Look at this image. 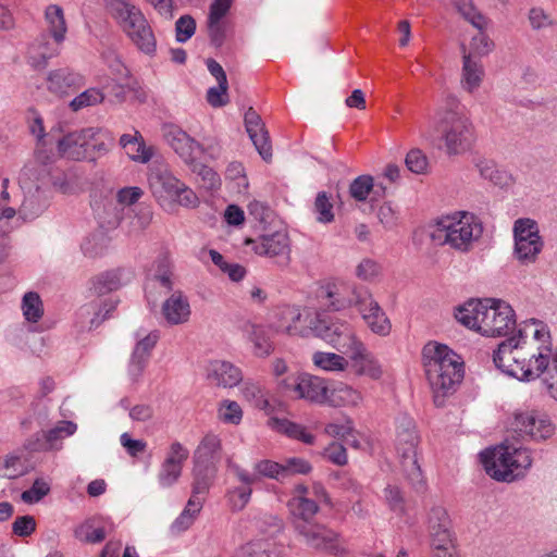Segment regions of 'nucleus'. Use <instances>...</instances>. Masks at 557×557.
<instances>
[{"label": "nucleus", "instance_id": "1", "mask_svg": "<svg viewBox=\"0 0 557 557\" xmlns=\"http://www.w3.org/2000/svg\"><path fill=\"white\" fill-rule=\"evenodd\" d=\"M522 348L525 358V381L541 377L553 399L557 400V348L553 349L546 327L532 322L522 330Z\"/></svg>", "mask_w": 557, "mask_h": 557}, {"label": "nucleus", "instance_id": "2", "mask_svg": "<svg viewBox=\"0 0 557 557\" xmlns=\"http://www.w3.org/2000/svg\"><path fill=\"white\" fill-rule=\"evenodd\" d=\"M422 357L434 404L442 407L445 398L454 394L461 383L463 363L453 349L436 342H430L423 347Z\"/></svg>", "mask_w": 557, "mask_h": 557}, {"label": "nucleus", "instance_id": "3", "mask_svg": "<svg viewBox=\"0 0 557 557\" xmlns=\"http://www.w3.org/2000/svg\"><path fill=\"white\" fill-rule=\"evenodd\" d=\"M482 232V224L474 214L460 211L438 219L432 226L430 237L436 245H447L458 252H468Z\"/></svg>", "mask_w": 557, "mask_h": 557}, {"label": "nucleus", "instance_id": "4", "mask_svg": "<svg viewBox=\"0 0 557 557\" xmlns=\"http://www.w3.org/2000/svg\"><path fill=\"white\" fill-rule=\"evenodd\" d=\"M485 472L498 482H513L523 478L532 466L531 450L502 444L480 454Z\"/></svg>", "mask_w": 557, "mask_h": 557}, {"label": "nucleus", "instance_id": "5", "mask_svg": "<svg viewBox=\"0 0 557 557\" xmlns=\"http://www.w3.org/2000/svg\"><path fill=\"white\" fill-rule=\"evenodd\" d=\"M111 15L136 48L146 55L157 52V39L141 10L126 0H108Z\"/></svg>", "mask_w": 557, "mask_h": 557}, {"label": "nucleus", "instance_id": "6", "mask_svg": "<svg viewBox=\"0 0 557 557\" xmlns=\"http://www.w3.org/2000/svg\"><path fill=\"white\" fill-rule=\"evenodd\" d=\"M419 443L420 436L413 419L407 414L399 416L396 420L395 449L407 480L414 490L422 491L425 482L418 463Z\"/></svg>", "mask_w": 557, "mask_h": 557}, {"label": "nucleus", "instance_id": "7", "mask_svg": "<svg viewBox=\"0 0 557 557\" xmlns=\"http://www.w3.org/2000/svg\"><path fill=\"white\" fill-rule=\"evenodd\" d=\"M437 131L448 156L465 153L474 140L472 123L458 104L437 113Z\"/></svg>", "mask_w": 557, "mask_h": 557}, {"label": "nucleus", "instance_id": "8", "mask_svg": "<svg viewBox=\"0 0 557 557\" xmlns=\"http://www.w3.org/2000/svg\"><path fill=\"white\" fill-rule=\"evenodd\" d=\"M148 182L153 196L160 202L172 200L186 208H195L199 203L195 191L175 177L165 164H153Z\"/></svg>", "mask_w": 557, "mask_h": 557}, {"label": "nucleus", "instance_id": "9", "mask_svg": "<svg viewBox=\"0 0 557 557\" xmlns=\"http://www.w3.org/2000/svg\"><path fill=\"white\" fill-rule=\"evenodd\" d=\"M99 134L100 131L92 127L72 132L59 140L58 150L62 157L71 160L95 161L108 150Z\"/></svg>", "mask_w": 557, "mask_h": 557}, {"label": "nucleus", "instance_id": "10", "mask_svg": "<svg viewBox=\"0 0 557 557\" xmlns=\"http://www.w3.org/2000/svg\"><path fill=\"white\" fill-rule=\"evenodd\" d=\"M314 334L342 354H348L361 339L347 321L317 315L312 322Z\"/></svg>", "mask_w": 557, "mask_h": 557}, {"label": "nucleus", "instance_id": "11", "mask_svg": "<svg viewBox=\"0 0 557 557\" xmlns=\"http://www.w3.org/2000/svg\"><path fill=\"white\" fill-rule=\"evenodd\" d=\"M512 231L513 257L522 264L535 262L544 247L537 223L531 219H518Z\"/></svg>", "mask_w": 557, "mask_h": 557}, {"label": "nucleus", "instance_id": "12", "mask_svg": "<svg viewBox=\"0 0 557 557\" xmlns=\"http://www.w3.org/2000/svg\"><path fill=\"white\" fill-rule=\"evenodd\" d=\"M495 366L505 374L525 381V358L522 348V330L518 336H512L498 345L493 354Z\"/></svg>", "mask_w": 557, "mask_h": 557}, {"label": "nucleus", "instance_id": "13", "mask_svg": "<svg viewBox=\"0 0 557 557\" xmlns=\"http://www.w3.org/2000/svg\"><path fill=\"white\" fill-rule=\"evenodd\" d=\"M426 531L430 545L437 556L445 554L453 546V521L447 509L442 505H434L426 516Z\"/></svg>", "mask_w": 557, "mask_h": 557}, {"label": "nucleus", "instance_id": "14", "mask_svg": "<svg viewBox=\"0 0 557 557\" xmlns=\"http://www.w3.org/2000/svg\"><path fill=\"white\" fill-rule=\"evenodd\" d=\"M295 530L306 544L314 549L324 550L335 556L346 554V549L339 544L338 534L323 524L295 521Z\"/></svg>", "mask_w": 557, "mask_h": 557}, {"label": "nucleus", "instance_id": "15", "mask_svg": "<svg viewBox=\"0 0 557 557\" xmlns=\"http://www.w3.org/2000/svg\"><path fill=\"white\" fill-rule=\"evenodd\" d=\"M355 308L372 333L383 337L389 335L391 320L368 288L357 292Z\"/></svg>", "mask_w": 557, "mask_h": 557}, {"label": "nucleus", "instance_id": "16", "mask_svg": "<svg viewBox=\"0 0 557 557\" xmlns=\"http://www.w3.org/2000/svg\"><path fill=\"white\" fill-rule=\"evenodd\" d=\"M516 326L515 311L504 301L490 299L481 318L480 333L484 336H505Z\"/></svg>", "mask_w": 557, "mask_h": 557}, {"label": "nucleus", "instance_id": "17", "mask_svg": "<svg viewBox=\"0 0 557 557\" xmlns=\"http://www.w3.org/2000/svg\"><path fill=\"white\" fill-rule=\"evenodd\" d=\"M511 430L522 440L545 441L553 436L555 426L543 413L525 411L515 414Z\"/></svg>", "mask_w": 557, "mask_h": 557}, {"label": "nucleus", "instance_id": "18", "mask_svg": "<svg viewBox=\"0 0 557 557\" xmlns=\"http://www.w3.org/2000/svg\"><path fill=\"white\" fill-rule=\"evenodd\" d=\"M361 288L341 281L327 282L317 289V299L329 311H342L355 307L357 292Z\"/></svg>", "mask_w": 557, "mask_h": 557}, {"label": "nucleus", "instance_id": "19", "mask_svg": "<svg viewBox=\"0 0 557 557\" xmlns=\"http://www.w3.org/2000/svg\"><path fill=\"white\" fill-rule=\"evenodd\" d=\"M163 138L174 152L188 166L200 160L205 149L200 143L190 137L184 129L174 124L162 127Z\"/></svg>", "mask_w": 557, "mask_h": 557}, {"label": "nucleus", "instance_id": "20", "mask_svg": "<svg viewBox=\"0 0 557 557\" xmlns=\"http://www.w3.org/2000/svg\"><path fill=\"white\" fill-rule=\"evenodd\" d=\"M189 457V450L180 442H173L158 471V484L162 488L173 486L182 475L183 467Z\"/></svg>", "mask_w": 557, "mask_h": 557}, {"label": "nucleus", "instance_id": "21", "mask_svg": "<svg viewBox=\"0 0 557 557\" xmlns=\"http://www.w3.org/2000/svg\"><path fill=\"white\" fill-rule=\"evenodd\" d=\"M286 387L290 391L292 397L319 405L325 404L329 392L324 379L308 373L299 374L290 382H286Z\"/></svg>", "mask_w": 557, "mask_h": 557}, {"label": "nucleus", "instance_id": "22", "mask_svg": "<svg viewBox=\"0 0 557 557\" xmlns=\"http://www.w3.org/2000/svg\"><path fill=\"white\" fill-rule=\"evenodd\" d=\"M247 245H252L253 251L259 256L280 258L282 265H287L290 260L289 237L285 231H276L272 234H264L258 239H248Z\"/></svg>", "mask_w": 557, "mask_h": 557}, {"label": "nucleus", "instance_id": "23", "mask_svg": "<svg viewBox=\"0 0 557 557\" xmlns=\"http://www.w3.org/2000/svg\"><path fill=\"white\" fill-rule=\"evenodd\" d=\"M244 121L246 132L255 148L264 161H270L272 158V146L261 116L252 108H249L245 113Z\"/></svg>", "mask_w": 557, "mask_h": 557}, {"label": "nucleus", "instance_id": "24", "mask_svg": "<svg viewBox=\"0 0 557 557\" xmlns=\"http://www.w3.org/2000/svg\"><path fill=\"white\" fill-rule=\"evenodd\" d=\"M77 430V425L72 421H61L54 428L48 431H41L29 440L26 447L33 451H48L54 448L58 441L64 436L73 435Z\"/></svg>", "mask_w": 557, "mask_h": 557}, {"label": "nucleus", "instance_id": "25", "mask_svg": "<svg viewBox=\"0 0 557 557\" xmlns=\"http://www.w3.org/2000/svg\"><path fill=\"white\" fill-rule=\"evenodd\" d=\"M233 471L243 485L230 488L226 493V500L232 511H240L250 500L251 485L257 482V475L250 474L239 466H233Z\"/></svg>", "mask_w": 557, "mask_h": 557}, {"label": "nucleus", "instance_id": "26", "mask_svg": "<svg viewBox=\"0 0 557 557\" xmlns=\"http://www.w3.org/2000/svg\"><path fill=\"white\" fill-rule=\"evenodd\" d=\"M347 355L352 362V367L357 375H367L372 380H379L383 375L380 362L362 341Z\"/></svg>", "mask_w": 557, "mask_h": 557}, {"label": "nucleus", "instance_id": "27", "mask_svg": "<svg viewBox=\"0 0 557 557\" xmlns=\"http://www.w3.org/2000/svg\"><path fill=\"white\" fill-rule=\"evenodd\" d=\"M137 337L139 339L133 350L128 366L129 375L134 380L139 377L146 368L150 354L159 341V333L152 331L144 337H140V334L137 333Z\"/></svg>", "mask_w": 557, "mask_h": 557}, {"label": "nucleus", "instance_id": "28", "mask_svg": "<svg viewBox=\"0 0 557 557\" xmlns=\"http://www.w3.org/2000/svg\"><path fill=\"white\" fill-rule=\"evenodd\" d=\"M207 379L211 384L226 388L237 385L243 374L239 368L228 361L213 360L207 367Z\"/></svg>", "mask_w": 557, "mask_h": 557}, {"label": "nucleus", "instance_id": "29", "mask_svg": "<svg viewBox=\"0 0 557 557\" xmlns=\"http://www.w3.org/2000/svg\"><path fill=\"white\" fill-rule=\"evenodd\" d=\"M112 531V524L103 517H91L81 523L74 531L81 542L96 544L102 542Z\"/></svg>", "mask_w": 557, "mask_h": 557}, {"label": "nucleus", "instance_id": "30", "mask_svg": "<svg viewBox=\"0 0 557 557\" xmlns=\"http://www.w3.org/2000/svg\"><path fill=\"white\" fill-rule=\"evenodd\" d=\"M162 314L172 325L188 321L190 305L188 298L182 292H174L162 305Z\"/></svg>", "mask_w": 557, "mask_h": 557}, {"label": "nucleus", "instance_id": "31", "mask_svg": "<svg viewBox=\"0 0 557 557\" xmlns=\"http://www.w3.org/2000/svg\"><path fill=\"white\" fill-rule=\"evenodd\" d=\"M488 304V298L482 300L470 299L456 310L455 318L466 327L480 333L481 318L485 313Z\"/></svg>", "mask_w": 557, "mask_h": 557}, {"label": "nucleus", "instance_id": "32", "mask_svg": "<svg viewBox=\"0 0 557 557\" xmlns=\"http://www.w3.org/2000/svg\"><path fill=\"white\" fill-rule=\"evenodd\" d=\"M362 399L360 391L343 382H336L329 387L325 404L332 407H357Z\"/></svg>", "mask_w": 557, "mask_h": 557}, {"label": "nucleus", "instance_id": "33", "mask_svg": "<svg viewBox=\"0 0 557 557\" xmlns=\"http://www.w3.org/2000/svg\"><path fill=\"white\" fill-rule=\"evenodd\" d=\"M461 48L463 52L461 84L467 91L472 92L480 87L484 76V69L479 58L467 53L465 45Z\"/></svg>", "mask_w": 557, "mask_h": 557}, {"label": "nucleus", "instance_id": "34", "mask_svg": "<svg viewBox=\"0 0 557 557\" xmlns=\"http://www.w3.org/2000/svg\"><path fill=\"white\" fill-rule=\"evenodd\" d=\"M222 444L218 435L206 434L194 451V463L214 465L221 459Z\"/></svg>", "mask_w": 557, "mask_h": 557}, {"label": "nucleus", "instance_id": "35", "mask_svg": "<svg viewBox=\"0 0 557 557\" xmlns=\"http://www.w3.org/2000/svg\"><path fill=\"white\" fill-rule=\"evenodd\" d=\"M244 333L252 344V352L256 357L265 358L274 350L270 331L265 326L247 323L244 326Z\"/></svg>", "mask_w": 557, "mask_h": 557}, {"label": "nucleus", "instance_id": "36", "mask_svg": "<svg viewBox=\"0 0 557 557\" xmlns=\"http://www.w3.org/2000/svg\"><path fill=\"white\" fill-rule=\"evenodd\" d=\"M218 468L214 465L194 463L191 496L203 499L208 494L216 475Z\"/></svg>", "mask_w": 557, "mask_h": 557}, {"label": "nucleus", "instance_id": "37", "mask_svg": "<svg viewBox=\"0 0 557 557\" xmlns=\"http://www.w3.org/2000/svg\"><path fill=\"white\" fill-rule=\"evenodd\" d=\"M115 309L113 301L104 302L103 308L98 305L89 304L83 306L78 313V323L82 329L92 330L98 327L108 317L109 313Z\"/></svg>", "mask_w": 557, "mask_h": 557}, {"label": "nucleus", "instance_id": "38", "mask_svg": "<svg viewBox=\"0 0 557 557\" xmlns=\"http://www.w3.org/2000/svg\"><path fill=\"white\" fill-rule=\"evenodd\" d=\"M83 83V76L69 69L52 71L47 78L48 89L58 95L65 94L70 88L79 87Z\"/></svg>", "mask_w": 557, "mask_h": 557}, {"label": "nucleus", "instance_id": "39", "mask_svg": "<svg viewBox=\"0 0 557 557\" xmlns=\"http://www.w3.org/2000/svg\"><path fill=\"white\" fill-rule=\"evenodd\" d=\"M45 21L53 42L61 45L65 40L67 33L63 9L58 4L48 5L45 10Z\"/></svg>", "mask_w": 557, "mask_h": 557}, {"label": "nucleus", "instance_id": "40", "mask_svg": "<svg viewBox=\"0 0 557 557\" xmlns=\"http://www.w3.org/2000/svg\"><path fill=\"white\" fill-rule=\"evenodd\" d=\"M269 424L272 429L287 435L290 438L298 440L309 445L314 443V435L308 433L304 425L293 422L288 419L271 418Z\"/></svg>", "mask_w": 557, "mask_h": 557}, {"label": "nucleus", "instance_id": "41", "mask_svg": "<svg viewBox=\"0 0 557 557\" xmlns=\"http://www.w3.org/2000/svg\"><path fill=\"white\" fill-rule=\"evenodd\" d=\"M242 393L245 399L253 407L263 410L267 413H271L273 411V406L269 400L268 392L259 383L251 381L245 382L242 387Z\"/></svg>", "mask_w": 557, "mask_h": 557}, {"label": "nucleus", "instance_id": "42", "mask_svg": "<svg viewBox=\"0 0 557 557\" xmlns=\"http://www.w3.org/2000/svg\"><path fill=\"white\" fill-rule=\"evenodd\" d=\"M315 367L327 372H344L349 366L348 359L335 352L315 351L312 355Z\"/></svg>", "mask_w": 557, "mask_h": 557}, {"label": "nucleus", "instance_id": "43", "mask_svg": "<svg viewBox=\"0 0 557 557\" xmlns=\"http://www.w3.org/2000/svg\"><path fill=\"white\" fill-rule=\"evenodd\" d=\"M121 271L110 270L96 275L91 280V289L98 296L106 295L121 287Z\"/></svg>", "mask_w": 557, "mask_h": 557}, {"label": "nucleus", "instance_id": "44", "mask_svg": "<svg viewBox=\"0 0 557 557\" xmlns=\"http://www.w3.org/2000/svg\"><path fill=\"white\" fill-rule=\"evenodd\" d=\"M288 506L296 521H311L319 510L318 504L307 496H293Z\"/></svg>", "mask_w": 557, "mask_h": 557}, {"label": "nucleus", "instance_id": "45", "mask_svg": "<svg viewBox=\"0 0 557 557\" xmlns=\"http://www.w3.org/2000/svg\"><path fill=\"white\" fill-rule=\"evenodd\" d=\"M60 45H51L48 41L38 42L33 45L29 49V63L34 67H45L47 65L48 60L54 58L59 54Z\"/></svg>", "mask_w": 557, "mask_h": 557}, {"label": "nucleus", "instance_id": "46", "mask_svg": "<svg viewBox=\"0 0 557 557\" xmlns=\"http://www.w3.org/2000/svg\"><path fill=\"white\" fill-rule=\"evenodd\" d=\"M455 8L458 13L478 30H484L486 28V17L475 8L471 0H456Z\"/></svg>", "mask_w": 557, "mask_h": 557}, {"label": "nucleus", "instance_id": "47", "mask_svg": "<svg viewBox=\"0 0 557 557\" xmlns=\"http://www.w3.org/2000/svg\"><path fill=\"white\" fill-rule=\"evenodd\" d=\"M202 505L203 499H198L190 496L184 510L173 522L172 528L176 531L187 530L195 521L197 515L200 512Z\"/></svg>", "mask_w": 557, "mask_h": 557}, {"label": "nucleus", "instance_id": "48", "mask_svg": "<svg viewBox=\"0 0 557 557\" xmlns=\"http://www.w3.org/2000/svg\"><path fill=\"white\" fill-rule=\"evenodd\" d=\"M47 207V199L41 197V190L36 188L35 193L25 197L20 214L25 220H32L38 216Z\"/></svg>", "mask_w": 557, "mask_h": 557}, {"label": "nucleus", "instance_id": "49", "mask_svg": "<svg viewBox=\"0 0 557 557\" xmlns=\"http://www.w3.org/2000/svg\"><path fill=\"white\" fill-rule=\"evenodd\" d=\"M475 166L482 178L490 181L496 186H503L507 183V173L498 169L493 160L481 159Z\"/></svg>", "mask_w": 557, "mask_h": 557}, {"label": "nucleus", "instance_id": "50", "mask_svg": "<svg viewBox=\"0 0 557 557\" xmlns=\"http://www.w3.org/2000/svg\"><path fill=\"white\" fill-rule=\"evenodd\" d=\"M23 315L28 322H38L44 315V305L37 293L28 292L22 299Z\"/></svg>", "mask_w": 557, "mask_h": 557}, {"label": "nucleus", "instance_id": "51", "mask_svg": "<svg viewBox=\"0 0 557 557\" xmlns=\"http://www.w3.org/2000/svg\"><path fill=\"white\" fill-rule=\"evenodd\" d=\"M251 474L257 475V482L260 478H268L278 482H284L283 463L269 459L256 462Z\"/></svg>", "mask_w": 557, "mask_h": 557}, {"label": "nucleus", "instance_id": "52", "mask_svg": "<svg viewBox=\"0 0 557 557\" xmlns=\"http://www.w3.org/2000/svg\"><path fill=\"white\" fill-rule=\"evenodd\" d=\"M243 557H280V555L271 541L256 540L243 547Z\"/></svg>", "mask_w": 557, "mask_h": 557}, {"label": "nucleus", "instance_id": "53", "mask_svg": "<svg viewBox=\"0 0 557 557\" xmlns=\"http://www.w3.org/2000/svg\"><path fill=\"white\" fill-rule=\"evenodd\" d=\"M104 100V94L99 88H88L76 96L71 102L70 108L73 111H79L87 107H92L101 103Z\"/></svg>", "mask_w": 557, "mask_h": 557}, {"label": "nucleus", "instance_id": "54", "mask_svg": "<svg viewBox=\"0 0 557 557\" xmlns=\"http://www.w3.org/2000/svg\"><path fill=\"white\" fill-rule=\"evenodd\" d=\"M109 245V238L102 233H94L86 237L82 244V250L85 256L95 258L102 255Z\"/></svg>", "mask_w": 557, "mask_h": 557}, {"label": "nucleus", "instance_id": "55", "mask_svg": "<svg viewBox=\"0 0 557 557\" xmlns=\"http://www.w3.org/2000/svg\"><path fill=\"white\" fill-rule=\"evenodd\" d=\"M373 189V177L371 175H360L351 182L349 194L356 201H366Z\"/></svg>", "mask_w": 557, "mask_h": 557}, {"label": "nucleus", "instance_id": "56", "mask_svg": "<svg viewBox=\"0 0 557 557\" xmlns=\"http://www.w3.org/2000/svg\"><path fill=\"white\" fill-rule=\"evenodd\" d=\"M314 212L317 220L322 223H330L334 220L333 205L325 191H320L314 201Z\"/></svg>", "mask_w": 557, "mask_h": 557}, {"label": "nucleus", "instance_id": "57", "mask_svg": "<svg viewBox=\"0 0 557 557\" xmlns=\"http://www.w3.org/2000/svg\"><path fill=\"white\" fill-rule=\"evenodd\" d=\"M282 318L288 322V323H278L276 329L280 332L287 333L288 335H296L298 334V329L296 326V323L300 320L301 313L298 308L295 307H286L281 312Z\"/></svg>", "mask_w": 557, "mask_h": 557}, {"label": "nucleus", "instance_id": "58", "mask_svg": "<svg viewBox=\"0 0 557 557\" xmlns=\"http://www.w3.org/2000/svg\"><path fill=\"white\" fill-rule=\"evenodd\" d=\"M53 187L64 195H74L82 190L78 177L74 174H62L52 181Z\"/></svg>", "mask_w": 557, "mask_h": 557}, {"label": "nucleus", "instance_id": "59", "mask_svg": "<svg viewBox=\"0 0 557 557\" xmlns=\"http://www.w3.org/2000/svg\"><path fill=\"white\" fill-rule=\"evenodd\" d=\"M311 470L310 462L304 458L293 457L283 462L284 481L296 474H308Z\"/></svg>", "mask_w": 557, "mask_h": 557}, {"label": "nucleus", "instance_id": "60", "mask_svg": "<svg viewBox=\"0 0 557 557\" xmlns=\"http://www.w3.org/2000/svg\"><path fill=\"white\" fill-rule=\"evenodd\" d=\"M219 418L225 423L238 424L243 418L240 406L233 400H225L219 408Z\"/></svg>", "mask_w": 557, "mask_h": 557}, {"label": "nucleus", "instance_id": "61", "mask_svg": "<svg viewBox=\"0 0 557 557\" xmlns=\"http://www.w3.org/2000/svg\"><path fill=\"white\" fill-rule=\"evenodd\" d=\"M49 492V484L42 479H37L29 490L22 493L21 498L26 504H35L41 500Z\"/></svg>", "mask_w": 557, "mask_h": 557}, {"label": "nucleus", "instance_id": "62", "mask_svg": "<svg viewBox=\"0 0 557 557\" xmlns=\"http://www.w3.org/2000/svg\"><path fill=\"white\" fill-rule=\"evenodd\" d=\"M529 22L533 29L540 30L555 25L554 17L544 9L535 7L529 11Z\"/></svg>", "mask_w": 557, "mask_h": 557}, {"label": "nucleus", "instance_id": "63", "mask_svg": "<svg viewBox=\"0 0 557 557\" xmlns=\"http://www.w3.org/2000/svg\"><path fill=\"white\" fill-rule=\"evenodd\" d=\"M190 170L198 173L201 176L205 187L207 189H216L220 186V177L215 171L211 168L200 163V160L196 161V164L188 165Z\"/></svg>", "mask_w": 557, "mask_h": 557}, {"label": "nucleus", "instance_id": "64", "mask_svg": "<svg viewBox=\"0 0 557 557\" xmlns=\"http://www.w3.org/2000/svg\"><path fill=\"white\" fill-rule=\"evenodd\" d=\"M493 42L490 40L487 35H485L484 30H479L476 36H473L470 41V51L475 58H481L487 53H490L493 49Z\"/></svg>", "mask_w": 557, "mask_h": 557}]
</instances>
